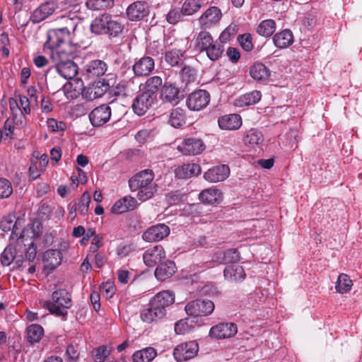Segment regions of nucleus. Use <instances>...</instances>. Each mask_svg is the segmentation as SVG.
I'll return each instance as SVG.
<instances>
[{
    "mask_svg": "<svg viewBox=\"0 0 362 362\" xmlns=\"http://www.w3.org/2000/svg\"><path fill=\"white\" fill-rule=\"evenodd\" d=\"M66 21L69 22L66 27L48 31L45 44V47L50 49V57L56 64L71 60L76 49L70 42V30L75 32L78 20L66 18Z\"/></svg>",
    "mask_w": 362,
    "mask_h": 362,
    "instance_id": "obj_1",
    "label": "nucleus"
},
{
    "mask_svg": "<svg viewBox=\"0 0 362 362\" xmlns=\"http://www.w3.org/2000/svg\"><path fill=\"white\" fill-rule=\"evenodd\" d=\"M154 173L152 170H143L129 180L132 192H137L136 197L141 202L151 199L158 190V185L153 182Z\"/></svg>",
    "mask_w": 362,
    "mask_h": 362,
    "instance_id": "obj_2",
    "label": "nucleus"
},
{
    "mask_svg": "<svg viewBox=\"0 0 362 362\" xmlns=\"http://www.w3.org/2000/svg\"><path fill=\"white\" fill-rule=\"evenodd\" d=\"M90 28L92 33L115 38L122 33L124 25L116 17L103 13L92 21Z\"/></svg>",
    "mask_w": 362,
    "mask_h": 362,
    "instance_id": "obj_3",
    "label": "nucleus"
},
{
    "mask_svg": "<svg viewBox=\"0 0 362 362\" xmlns=\"http://www.w3.org/2000/svg\"><path fill=\"white\" fill-rule=\"evenodd\" d=\"M71 305L69 293L63 288H59L52 293V300L44 302V307L57 316L64 318L67 315V309Z\"/></svg>",
    "mask_w": 362,
    "mask_h": 362,
    "instance_id": "obj_4",
    "label": "nucleus"
},
{
    "mask_svg": "<svg viewBox=\"0 0 362 362\" xmlns=\"http://www.w3.org/2000/svg\"><path fill=\"white\" fill-rule=\"evenodd\" d=\"M75 0L47 1L42 4L32 13L30 20L38 23L46 19L57 10H64L70 6Z\"/></svg>",
    "mask_w": 362,
    "mask_h": 362,
    "instance_id": "obj_5",
    "label": "nucleus"
},
{
    "mask_svg": "<svg viewBox=\"0 0 362 362\" xmlns=\"http://www.w3.org/2000/svg\"><path fill=\"white\" fill-rule=\"evenodd\" d=\"M214 308V304L211 300L197 299L189 302L185 305V311L188 315L202 317L211 315Z\"/></svg>",
    "mask_w": 362,
    "mask_h": 362,
    "instance_id": "obj_6",
    "label": "nucleus"
},
{
    "mask_svg": "<svg viewBox=\"0 0 362 362\" xmlns=\"http://www.w3.org/2000/svg\"><path fill=\"white\" fill-rule=\"evenodd\" d=\"M199 351V345L196 341L181 343L173 350V356L177 361H187L194 358Z\"/></svg>",
    "mask_w": 362,
    "mask_h": 362,
    "instance_id": "obj_7",
    "label": "nucleus"
},
{
    "mask_svg": "<svg viewBox=\"0 0 362 362\" xmlns=\"http://www.w3.org/2000/svg\"><path fill=\"white\" fill-rule=\"evenodd\" d=\"M156 100V95H151L143 91L134 99L132 110L137 115L142 116L154 105Z\"/></svg>",
    "mask_w": 362,
    "mask_h": 362,
    "instance_id": "obj_8",
    "label": "nucleus"
},
{
    "mask_svg": "<svg viewBox=\"0 0 362 362\" xmlns=\"http://www.w3.org/2000/svg\"><path fill=\"white\" fill-rule=\"evenodd\" d=\"M210 101V94L205 90H197L190 93L186 104L190 110L199 111L206 107Z\"/></svg>",
    "mask_w": 362,
    "mask_h": 362,
    "instance_id": "obj_9",
    "label": "nucleus"
},
{
    "mask_svg": "<svg viewBox=\"0 0 362 362\" xmlns=\"http://www.w3.org/2000/svg\"><path fill=\"white\" fill-rule=\"evenodd\" d=\"M170 234V228L164 224L159 223L149 227L143 235L142 238L148 243L162 240Z\"/></svg>",
    "mask_w": 362,
    "mask_h": 362,
    "instance_id": "obj_10",
    "label": "nucleus"
},
{
    "mask_svg": "<svg viewBox=\"0 0 362 362\" xmlns=\"http://www.w3.org/2000/svg\"><path fill=\"white\" fill-rule=\"evenodd\" d=\"M177 148L183 155H197L204 151V144L200 139L188 138L184 139Z\"/></svg>",
    "mask_w": 362,
    "mask_h": 362,
    "instance_id": "obj_11",
    "label": "nucleus"
},
{
    "mask_svg": "<svg viewBox=\"0 0 362 362\" xmlns=\"http://www.w3.org/2000/svg\"><path fill=\"white\" fill-rule=\"evenodd\" d=\"M160 99L164 103L176 105L181 100L179 88L170 82H165L160 90Z\"/></svg>",
    "mask_w": 362,
    "mask_h": 362,
    "instance_id": "obj_12",
    "label": "nucleus"
},
{
    "mask_svg": "<svg viewBox=\"0 0 362 362\" xmlns=\"http://www.w3.org/2000/svg\"><path fill=\"white\" fill-rule=\"evenodd\" d=\"M111 114V107L104 104L93 109L89 115V119L94 127H100L110 120Z\"/></svg>",
    "mask_w": 362,
    "mask_h": 362,
    "instance_id": "obj_13",
    "label": "nucleus"
},
{
    "mask_svg": "<svg viewBox=\"0 0 362 362\" xmlns=\"http://www.w3.org/2000/svg\"><path fill=\"white\" fill-rule=\"evenodd\" d=\"M107 69V64L100 59L90 61L83 70V76L87 79H93L103 76Z\"/></svg>",
    "mask_w": 362,
    "mask_h": 362,
    "instance_id": "obj_14",
    "label": "nucleus"
},
{
    "mask_svg": "<svg viewBox=\"0 0 362 362\" xmlns=\"http://www.w3.org/2000/svg\"><path fill=\"white\" fill-rule=\"evenodd\" d=\"M237 331V326L234 323H219L211 328L209 335L216 339H226L235 336Z\"/></svg>",
    "mask_w": 362,
    "mask_h": 362,
    "instance_id": "obj_15",
    "label": "nucleus"
},
{
    "mask_svg": "<svg viewBox=\"0 0 362 362\" xmlns=\"http://www.w3.org/2000/svg\"><path fill=\"white\" fill-rule=\"evenodd\" d=\"M165 258V252L161 245H156L146 250L143 255V259L148 267L159 264Z\"/></svg>",
    "mask_w": 362,
    "mask_h": 362,
    "instance_id": "obj_16",
    "label": "nucleus"
},
{
    "mask_svg": "<svg viewBox=\"0 0 362 362\" xmlns=\"http://www.w3.org/2000/svg\"><path fill=\"white\" fill-rule=\"evenodd\" d=\"M221 11L218 7L211 6L199 17V23L202 27L209 28L217 24L221 20Z\"/></svg>",
    "mask_w": 362,
    "mask_h": 362,
    "instance_id": "obj_17",
    "label": "nucleus"
},
{
    "mask_svg": "<svg viewBox=\"0 0 362 362\" xmlns=\"http://www.w3.org/2000/svg\"><path fill=\"white\" fill-rule=\"evenodd\" d=\"M149 13V6L145 1H136L129 5L127 14L130 21H140Z\"/></svg>",
    "mask_w": 362,
    "mask_h": 362,
    "instance_id": "obj_18",
    "label": "nucleus"
},
{
    "mask_svg": "<svg viewBox=\"0 0 362 362\" xmlns=\"http://www.w3.org/2000/svg\"><path fill=\"white\" fill-rule=\"evenodd\" d=\"M166 314L161 309L149 302L147 307L144 308L140 313L141 319L146 323L158 322L163 319Z\"/></svg>",
    "mask_w": 362,
    "mask_h": 362,
    "instance_id": "obj_19",
    "label": "nucleus"
},
{
    "mask_svg": "<svg viewBox=\"0 0 362 362\" xmlns=\"http://www.w3.org/2000/svg\"><path fill=\"white\" fill-rule=\"evenodd\" d=\"M230 175V169L226 165H221L209 169L204 173V177L210 182H221Z\"/></svg>",
    "mask_w": 362,
    "mask_h": 362,
    "instance_id": "obj_20",
    "label": "nucleus"
},
{
    "mask_svg": "<svg viewBox=\"0 0 362 362\" xmlns=\"http://www.w3.org/2000/svg\"><path fill=\"white\" fill-rule=\"evenodd\" d=\"M154 60L150 57H144L136 61L133 66V71L136 76H146L153 70Z\"/></svg>",
    "mask_w": 362,
    "mask_h": 362,
    "instance_id": "obj_21",
    "label": "nucleus"
},
{
    "mask_svg": "<svg viewBox=\"0 0 362 362\" xmlns=\"http://www.w3.org/2000/svg\"><path fill=\"white\" fill-rule=\"evenodd\" d=\"M107 83L105 81H96L84 89L83 95L90 100H93L102 97L107 91Z\"/></svg>",
    "mask_w": 362,
    "mask_h": 362,
    "instance_id": "obj_22",
    "label": "nucleus"
},
{
    "mask_svg": "<svg viewBox=\"0 0 362 362\" xmlns=\"http://www.w3.org/2000/svg\"><path fill=\"white\" fill-rule=\"evenodd\" d=\"M150 302L166 314V308L175 302V295L172 291H163L154 296Z\"/></svg>",
    "mask_w": 362,
    "mask_h": 362,
    "instance_id": "obj_23",
    "label": "nucleus"
},
{
    "mask_svg": "<svg viewBox=\"0 0 362 362\" xmlns=\"http://www.w3.org/2000/svg\"><path fill=\"white\" fill-rule=\"evenodd\" d=\"M138 206L137 200L132 196H125L117 200L112 207V212L120 214L129 211H133Z\"/></svg>",
    "mask_w": 362,
    "mask_h": 362,
    "instance_id": "obj_24",
    "label": "nucleus"
},
{
    "mask_svg": "<svg viewBox=\"0 0 362 362\" xmlns=\"http://www.w3.org/2000/svg\"><path fill=\"white\" fill-rule=\"evenodd\" d=\"M62 252L58 250L50 249L44 253L45 270H49V272L53 271L61 264L62 261Z\"/></svg>",
    "mask_w": 362,
    "mask_h": 362,
    "instance_id": "obj_25",
    "label": "nucleus"
},
{
    "mask_svg": "<svg viewBox=\"0 0 362 362\" xmlns=\"http://www.w3.org/2000/svg\"><path fill=\"white\" fill-rule=\"evenodd\" d=\"M218 126L225 130L238 129L242 125V119L239 115L230 114L223 115L218 119Z\"/></svg>",
    "mask_w": 362,
    "mask_h": 362,
    "instance_id": "obj_26",
    "label": "nucleus"
},
{
    "mask_svg": "<svg viewBox=\"0 0 362 362\" xmlns=\"http://www.w3.org/2000/svg\"><path fill=\"white\" fill-rule=\"evenodd\" d=\"M199 165L196 163L184 164L175 169V176L179 179H187L201 173Z\"/></svg>",
    "mask_w": 362,
    "mask_h": 362,
    "instance_id": "obj_27",
    "label": "nucleus"
},
{
    "mask_svg": "<svg viewBox=\"0 0 362 362\" xmlns=\"http://www.w3.org/2000/svg\"><path fill=\"white\" fill-rule=\"evenodd\" d=\"M176 272V267L173 262L167 261L160 262L155 271V276L159 281H165L171 277Z\"/></svg>",
    "mask_w": 362,
    "mask_h": 362,
    "instance_id": "obj_28",
    "label": "nucleus"
},
{
    "mask_svg": "<svg viewBox=\"0 0 362 362\" xmlns=\"http://www.w3.org/2000/svg\"><path fill=\"white\" fill-rule=\"evenodd\" d=\"M57 72L64 78L72 79L78 73V66L71 59L56 64Z\"/></svg>",
    "mask_w": 362,
    "mask_h": 362,
    "instance_id": "obj_29",
    "label": "nucleus"
},
{
    "mask_svg": "<svg viewBox=\"0 0 362 362\" xmlns=\"http://www.w3.org/2000/svg\"><path fill=\"white\" fill-rule=\"evenodd\" d=\"M240 259V254L236 249H228L224 252H216L213 257V261L218 264H227L238 262Z\"/></svg>",
    "mask_w": 362,
    "mask_h": 362,
    "instance_id": "obj_30",
    "label": "nucleus"
},
{
    "mask_svg": "<svg viewBox=\"0 0 362 362\" xmlns=\"http://www.w3.org/2000/svg\"><path fill=\"white\" fill-rule=\"evenodd\" d=\"M223 274L225 279L231 282L243 281L246 276L244 269L240 265L227 266Z\"/></svg>",
    "mask_w": 362,
    "mask_h": 362,
    "instance_id": "obj_31",
    "label": "nucleus"
},
{
    "mask_svg": "<svg viewBox=\"0 0 362 362\" xmlns=\"http://www.w3.org/2000/svg\"><path fill=\"white\" fill-rule=\"evenodd\" d=\"M137 90V85L133 80L122 81L115 86V93L124 97L132 96Z\"/></svg>",
    "mask_w": 362,
    "mask_h": 362,
    "instance_id": "obj_32",
    "label": "nucleus"
},
{
    "mask_svg": "<svg viewBox=\"0 0 362 362\" xmlns=\"http://www.w3.org/2000/svg\"><path fill=\"white\" fill-rule=\"evenodd\" d=\"M262 98V94L259 90H252L240 95L235 101V105L238 107H245L252 105L257 103Z\"/></svg>",
    "mask_w": 362,
    "mask_h": 362,
    "instance_id": "obj_33",
    "label": "nucleus"
},
{
    "mask_svg": "<svg viewBox=\"0 0 362 362\" xmlns=\"http://www.w3.org/2000/svg\"><path fill=\"white\" fill-rule=\"evenodd\" d=\"M272 40L276 47L284 49L293 42V35L291 30H284L275 34Z\"/></svg>",
    "mask_w": 362,
    "mask_h": 362,
    "instance_id": "obj_34",
    "label": "nucleus"
},
{
    "mask_svg": "<svg viewBox=\"0 0 362 362\" xmlns=\"http://www.w3.org/2000/svg\"><path fill=\"white\" fill-rule=\"evenodd\" d=\"M250 76L257 81H265L269 77V71L261 62H256L250 68Z\"/></svg>",
    "mask_w": 362,
    "mask_h": 362,
    "instance_id": "obj_35",
    "label": "nucleus"
},
{
    "mask_svg": "<svg viewBox=\"0 0 362 362\" xmlns=\"http://www.w3.org/2000/svg\"><path fill=\"white\" fill-rule=\"evenodd\" d=\"M222 198V193L214 187L204 189L199 194V199L206 204L220 203Z\"/></svg>",
    "mask_w": 362,
    "mask_h": 362,
    "instance_id": "obj_36",
    "label": "nucleus"
},
{
    "mask_svg": "<svg viewBox=\"0 0 362 362\" xmlns=\"http://www.w3.org/2000/svg\"><path fill=\"white\" fill-rule=\"evenodd\" d=\"M185 51L175 47L165 52V60L172 66H178L183 63L185 57Z\"/></svg>",
    "mask_w": 362,
    "mask_h": 362,
    "instance_id": "obj_37",
    "label": "nucleus"
},
{
    "mask_svg": "<svg viewBox=\"0 0 362 362\" xmlns=\"http://www.w3.org/2000/svg\"><path fill=\"white\" fill-rule=\"evenodd\" d=\"M204 4V0H184L181 12L183 16H192L197 13Z\"/></svg>",
    "mask_w": 362,
    "mask_h": 362,
    "instance_id": "obj_38",
    "label": "nucleus"
},
{
    "mask_svg": "<svg viewBox=\"0 0 362 362\" xmlns=\"http://www.w3.org/2000/svg\"><path fill=\"white\" fill-rule=\"evenodd\" d=\"M157 356L156 350L153 347H146L136 351L133 356L134 362H151Z\"/></svg>",
    "mask_w": 362,
    "mask_h": 362,
    "instance_id": "obj_39",
    "label": "nucleus"
},
{
    "mask_svg": "<svg viewBox=\"0 0 362 362\" xmlns=\"http://www.w3.org/2000/svg\"><path fill=\"white\" fill-rule=\"evenodd\" d=\"M186 116L185 110L177 107L170 112L168 119L169 124L175 127L180 128L185 124Z\"/></svg>",
    "mask_w": 362,
    "mask_h": 362,
    "instance_id": "obj_40",
    "label": "nucleus"
},
{
    "mask_svg": "<svg viewBox=\"0 0 362 362\" xmlns=\"http://www.w3.org/2000/svg\"><path fill=\"white\" fill-rule=\"evenodd\" d=\"M276 30V22L272 19H267L261 21L256 28L257 33L264 37H269Z\"/></svg>",
    "mask_w": 362,
    "mask_h": 362,
    "instance_id": "obj_41",
    "label": "nucleus"
},
{
    "mask_svg": "<svg viewBox=\"0 0 362 362\" xmlns=\"http://www.w3.org/2000/svg\"><path fill=\"white\" fill-rule=\"evenodd\" d=\"M43 334V328L37 324H33L27 328V339L30 344L40 341Z\"/></svg>",
    "mask_w": 362,
    "mask_h": 362,
    "instance_id": "obj_42",
    "label": "nucleus"
},
{
    "mask_svg": "<svg viewBox=\"0 0 362 362\" xmlns=\"http://www.w3.org/2000/svg\"><path fill=\"white\" fill-rule=\"evenodd\" d=\"M213 42H214V41L209 32L201 31L196 38V47L199 52H202Z\"/></svg>",
    "mask_w": 362,
    "mask_h": 362,
    "instance_id": "obj_43",
    "label": "nucleus"
},
{
    "mask_svg": "<svg viewBox=\"0 0 362 362\" xmlns=\"http://www.w3.org/2000/svg\"><path fill=\"white\" fill-rule=\"evenodd\" d=\"M243 141L246 145L255 146L260 144L263 141V135L260 131L251 129L247 132Z\"/></svg>",
    "mask_w": 362,
    "mask_h": 362,
    "instance_id": "obj_44",
    "label": "nucleus"
},
{
    "mask_svg": "<svg viewBox=\"0 0 362 362\" xmlns=\"http://www.w3.org/2000/svg\"><path fill=\"white\" fill-rule=\"evenodd\" d=\"M207 57L211 61L218 60L222 55L224 48L223 45L219 42H213L209 47L205 50Z\"/></svg>",
    "mask_w": 362,
    "mask_h": 362,
    "instance_id": "obj_45",
    "label": "nucleus"
},
{
    "mask_svg": "<svg viewBox=\"0 0 362 362\" xmlns=\"http://www.w3.org/2000/svg\"><path fill=\"white\" fill-rule=\"evenodd\" d=\"M163 80L160 76H154L148 78L145 83L144 92L151 95H156V93L161 86Z\"/></svg>",
    "mask_w": 362,
    "mask_h": 362,
    "instance_id": "obj_46",
    "label": "nucleus"
},
{
    "mask_svg": "<svg viewBox=\"0 0 362 362\" xmlns=\"http://www.w3.org/2000/svg\"><path fill=\"white\" fill-rule=\"evenodd\" d=\"M352 286L350 278L344 274H341L336 282L335 288L338 293H345L349 291Z\"/></svg>",
    "mask_w": 362,
    "mask_h": 362,
    "instance_id": "obj_47",
    "label": "nucleus"
},
{
    "mask_svg": "<svg viewBox=\"0 0 362 362\" xmlns=\"http://www.w3.org/2000/svg\"><path fill=\"white\" fill-rule=\"evenodd\" d=\"M17 221L13 215L5 216L0 222V228L3 231H12V234L17 233Z\"/></svg>",
    "mask_w": 362,
    "mask_h": 362,
    "instance_id": "obj_48",
    "label": "nucleus"
},
{
    "mask_svg": "<svg viewBox=\"0 0 362 362\" xmlns=\"http://www.w3.org/2000/svg\"><path fill=\"white\" fill-rule=\"evenodd\" d=\"M16 259V250L11 246H7L1 255V262L4 266H9Z\"/></svg>",
    "mask_w": 362,
    "mask_h": 362,
    "instance_id": "obj_49",
    "label": "nucleus"
},
{
    "mask_svg": "<svg viewBox=\"0 0 362 362\" xmlns=\"http://www.w3.org/2000/svg\"><path fill=\"white\" fill-rule=\"evenodd\" d=\"M112 0H87L86 5L88 9L98 11L108 8Z\"/></svg>",
    "mask_w": 362,
    "mask_h": 362,
    "instance_id": "obj_50",
    "label": "nucleus"
},
{
    "mask_svg": "<svg viewBox=\"0 0 362 362\" xmlns=\"http://www.w3.org/2000/svg\"><path fill=\"white\" fill-rule=\"evenodd\" d=\"M90 202V196L87 192H86L82 194L78 202L76 203V207L81 214L85 215L88 212Z\"/></svg>",
    "mask_w": 362,
    "mask_h": 362,
    "instance_id": "obj_51",
    "label": "nucleus"
},
{
    "mask_svg": "<svg viewBox=\"0 0 362 362\" xmlns=\"http://www.w3.org/2000/svg\"><path fill=\"white\" fill-rule=\"evenodd\" d=\"M13 192L11 182L4 178L0 179V198H7Z\"/></svg>",
    "mask_w": 362,
    "mask_h": 362,
    "instance_id": "obj_52",
    "label": "nucleus"
},
{
    "mask_svg": "<svg viewBox=\"0 0 362 362\" xmlns=\"http://www.w3.org/2000/svg\"><path fill=\"white\" fill-rule=\"evenodd\" d=\"M180 75L183 81L189 83L195 79V70L190 66H185L182 69Z\"/></svg>",
    "mask_w": 362,
    "mask_h": 362,
    "instance_id": "obj_53",
    "label": "nucleus"
},
{
    "mask_svg": "<svg viewBox=\"0 0 362 362\" xmlns=\"http://www.w3.org/2000/svg\"><path fill=\"white\" fill-rule=\"evenodd\" d=\"M47 124L48 128L52 132H63L66 129V124L62 121H57L54 118H49L47 121Z\"/></svg>",
    "mask_w": 362,
    "mask_h": 362,
    "instance_id": "obj_54",
    "label": "nucleus"
},
{
    "mask_svg": "<svg viewBox=\"0 0 362 362\" xmlns=\"http://www.w3.org/2000/svg\"><path fill=\"white\" fill-rule=\"evenodd\" d=\"M100 291L105 298L108 299L112 297L115 292V286L112 282H106L102 284L100 286Z\"/></svg>",
    "mask_w": 362,
    "mask_h": 362,
    "instance_id": "obj_55",
    "label": "nucleus"
},
{
    "mask_svg": "<svg viewBox=\"0 0 362 362\" xmlns=\"http://www.w3.org/2000/svg\"><path fill=\"white\" fill-rule=\"evenodd\" d=\"M239 42L241 47L247 52L252 49L253 44L252 42V36L250 33H245L239 37Z\"/></svg>",
    "mask_w": 362,
    "mask_h": 362,
    "instance_id": "obj_56",
    "label": "nucleus"
},
{
    "mask_svg": "<svg viewBox=\"0 0 362 362\" xmlns=\"http://www.w3.org/2000/svg\"><path fill=\"white\" fill-rule=\"evenodd\" d=\"M110 354V352L106 346H102L95 349L94 356L95 362H104Z\"/></svg>",
    "mask_w": 362,
    "mask_h": 362,
    "instance_id": "obj_57",
    "label": "nucleus"
},
{
    "mask_svg": "<svg viewBox=\"0 0 362 362\" xmlns=\"http://www.w3.org/2000/svg\"><path fill=\"white\" fill-rule=\"evenodd\" d=\"M182 15L181 9L173 8L167 14L166 20L170 24H175L180 20Z\"/></svg>",
    "mask_w": 362,
    "mask_h": 362,
    "instance_id": "obj_58",
    "label": "nucleus"
},
{
    "mask_svg": "<svg viewBox=\"0 0 362 362\" xmlns=\"http://www.w3.org/2000/svg\"><path fill=\"white\" fill-rule=\"evenodd\" d=\"M66 354L68 358L75 361L78 357V351L77 345L69 344L66 348Z\"/></svg>",
    "mask_w": 362,
    "mask_h": 362,
    "instance_id": "obj_59",
    "label": "nucleus"
},
{
    "mask_svg": "<svg viewBox=\"0 0 362 362\" xmlns=\"http://www.w3.org/2000/svg\"><path fill=\"white\" fill-rule=\"evenodd\" d=\"M189 326L185 320H180L175 325V332L177 334H183L188 331Z\"/></svg>",
    "mask_w": 362,
    "mask_h": 362,
    "instance_id": "obj_60",
    "label": "nucleus"
},
{
    "mask_svg": "<svg viewBox=\"0 0 362 362\" xmlns=\"http://www.w3.org/2000/svg\"><path fill=\"white\" fill-rule=\"evenodd\" d=\"M36 257V247L34 246L33 243H31L28 247L25 253V261L28 264H30L34 261Z\"/></svg>",
    "mask_w": 362,
    "mask_h": 362,
    "instance_id": "obj_61",
    "label": "nucleus"
},
{
    "mask_svg": "<svg viewBox=\"0 0 362 362\" xmlns=\"http://www.w3.org/2000/svg\"><path fill=\"white\" fill-rule=\"evenodd\" d=\"M20 105L21 112H24L27 115L30 113V100L26 96H20Z\"/></svg>",
    "mask_w": 362,
    "mask_h": 362,
    "instance_id": "obj_62",
    "label": "nucleus"
},
{
    "mask_svg": "<svg viewBox=\"0 0 362 362\" xmlns=\"http://www.w3.org/2000/svg\"><path fill=\"white\" fill-rule=\"evenodd\" d=\"M103 245V238L99 235H94L92 240L90 250L95 252Z\"/></svg>",
    "mask_w": 362,
    "mask_h": 362,
    "instance_id": "obj_63",
    "label": "nucleus"
},
{
    "mask_svg": "<svg viewBox=\"0 0 362 362\" xmlns=\"http://www.w3.org/2000/svg\"><path fill=\"white\" fill-rule=\"evenodd\" d=\"M227 55L233 62H237L240 58V53L237 49L229 47L227 49Z\"/></svg>",
    "mask_w": 362,
    "mask_h": 362,
    "instance_id": "obj_64",
    "label": "nucleus"
}]
</instances>
